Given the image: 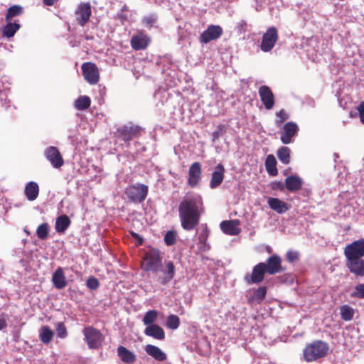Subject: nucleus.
<instances>
[{
  "instance_id": "f257e3e1",
  "label": "nucleus",
  "mask_w": 364,
  "mask_h": 364,
  "mask_svg": "<svg viewBox=\"0 0 364 364\" xmlns=\"http://www.w3.org/2000/svg\"><path fill=\"white\" fill-rule=\"evenodd\" d=\"M203 210V203L200 195L186 196L178 206L182 228L186 230H193L198 225Z\"/></svg>"
},
{
  "instance_id": "f03ea898",
  "label": "nucleus",
  "mask_w": 364,
  "mask_h": 364,
  "mask_svg": "<svg viewBox=\"0 0 364 364\" xmlns=\"http://www.w3.org/2000/svg\"><path fill=\"white\" fill-rule=\"evenodd\" d=\"M329 350L328 345L322 341H314L304 349V358L307 362L316 361L325 357Z\"/></svg>"
},
{
  "instance_id": "7ed1b4c3",
  "label": "nucleus",
  "mask_w": 364,
  "mask_h": 364,
  "mask_svg": "<svg viewBox=\"0 0 364 364\" xmlns=\"http://www.w3.org/2000/svg\"><path fill=\"white\" fill-rule=\"evenodd\" d=\"M161 267L162 257L160 251L154 248L146 251L142 258L141 269L157 274Z\"/></svg>"
},
{
  "instance_id": "20e7f679",
  "label": "nucleus",
  "mask_w": 364,
  "mask_h": 364,
  "mask_svg": "<svg viewBox=\"0 0 364 364\" xmlns=\"http://www.w3.org/2000/svg\"><path fill=\"white\" fill-rule=\"evenodd\" d=\"M148 193V186L144 184L136 183L127 187L125 194L132 203H139L143 202Z\"/></svg>"
},
{
  "instance_id": "39448f33",
  "label": "nucleus",
  "mask_w": 364,
  "mask_h": 364,
  "mask_svg": "<svg viewBox=\"0 0 364 364\" xmlns=\"http://www.w3.org/2000/svg\"><path fill=\"white\" fill-rule=\"evenodd\" d=\"M143 130L142 127L129 123L119 127L117 129V134L124 141H129L141 135Z\"/></svg>"
},
{
  "instance_id": "423d86ee",
  "label": "nucleus",
  "mask_w": 364,
  "mask_h": 364,
  "mask_svg": "<svg viewBox=\"0 0 364 364\" xmlns=\"http://www.w3.org/2000/svg\"><path fill=\"white\" fill-rule=\"evenodd\" d=\"M278 41L277 29L272 26L269 27L263 34L260 48L263 52H269L274 47Z\"/></svg>"
},
{
  "instance_id": "0eeeda50",
  "label": "nucleus",
  "mask_w": 364,
  "mask_h": 364,
  "mask_svg": "<svg viewBox=\"0 0 364 364\" xmlns=\"http://www.w3.org/2000/svg\"><path fill=\"white\" fill-rule=\"evenodd\" d=\"M280 129V139L284 144L292 143L299 132L298 125L293 122L286 123Z\"/></svg>"
},
{
  "instance_id": "6e6552de",
  "label": "nucleus",
  "mask_w": 364,
  "mask_h": 364,
  "mask_svg": "<svg viewBox=\"0 0 364 364\" xmlns=\"http://www.w3.org/2000/svg\"><path fill=\"white\" fill-rule=\"evenodd\" d=\"M83 332L85 340L90 349H97L100 347L103 336L100 331L93 327L88 326L85 328Z\"/></svg>"
},
{
  "instance_id": "1a4fd4ad",
  "label": "nucleus",
  "mask_w": 364,
  "mask_h": 364,
  "mask_svg": "<svg viewBox=\"0 0 364 364\" xmlns=\"http://www.w3.org/2000/svg\"><path fill=\"white\" fill-rule=\"evenodd\" d=\"M82 75L85 80L90 85H95L100 80L99 70L97 65L91 62L84 63L82 65Z\"/></svg>"
},
{
  "instance_id": "9d476101",
  "label": "nucleus",
  "mask_w": 364,
  "mask_h": 364,
  "mask_svg": "<svg viewBox=\"0 0 364 364\" xmlns=\"http://www.w3.org/2000/svg\"><path fill=\"white\" fill-rule=\"evenodd\" d=\"M346 257L362 258L364 257V238L353 241L346 246L344 249Z\"/></svg>"
},
{
  "instance_id": "9b49d317",
  "label": "nucleus",
  "mask_w": 364,
  "mask_h": 364,
  "mask_svg": "<svg viewBox=\"0 0 364 364\" xmlns=\"http://www.w3.org/2000/svg\"><path fill=\"white\" fill-rule=\"evenodd\" d=\"M202 178V168L199 162L193 163L188 170V184L194 188L199 185Z\"/></svg>"
},
{
  "instance_id": "f8f14e48",
  "label": "nucleus",
  "mask_w": 364,
  "mask_h": 364,
  "mask_svg": "<svg viewBox=\"0 0 364 364\" xmlns=\"http://www.w3.org/2000/svg\"><path fill=\"white\" fill-rule=\"evenodd\" d=\"M346 266L349 271L356 277L364 276V259L359 257H346Z\"/></svg>"
},
{
  "instance_id": "ddd939ff",
  "label": "nucleus",
  "mask_w": 364,
  "mask_h": 364,
  "mask_svg": "<svg viewBox=\"0 0 364 364\" xmlns=\"http://www.w3.org/2000/svg\"><path fill=\"white\" fill-rule=\"evenodd\" d=\"M159 272H161L162 275L159 277L160 284L163 285L167 284L174 277L176 268L172 261L164 262V265L161 267Z\"/></svg>"
},
{
  "instance_id": "4468645a",
  "label": "nucleus",
  "mask_w": 364,
  "mask_h": 364,
  "mask_svg": "<svg viewBox=\"0 0 364 364\" xmlns=\"http://www.w3.org/2000/svg\"><path fill=\"white\" fill-rule=\"evenodd\" d=\"M92 14L90 3H80L76 11V19L81 26H84L90 20Z\"/></svg>"
},
{
  "instance_id": "2eb2a0df",
  "label": "nucleus",
  "mask_w": 364,
  "mask_h": 364,
  "mask_svg": "<svg viewBox=\"0 0 364 364\" xmlns=\"http://www.w3.org/2000/svg\"><path fill=\"white\" fill-rule=\"evenodd\" d=\"M223 34V28L220 26L210 25L200 36V41L207 43L219 38Z\"/></svg>"
},
{
  "instance_id": "dca6fc26",
  "label": "nucleus",
  "mask_w": 364,
  "mask_h": 364,
  "mask_svg": "<svg viewBox=\"0 0 364 364\" xmlns=\"http://www.w3.org/2000/svg\"><path fill=\"white\" fill-rule=\"evenodd\" d=\"M267 270V273L273 275L284 271L282 267V259L278 255H273L269 257L266 262H263Z\"/></svg>"
},
{
  "instance_id": "f3484780",
  "label": "nucleus",
  "mask_w": 364,
  "mask_h": 364,
  "mask_svg": "<svg viewBox=\"0 0 364 364\" xmlns=\"http://www.w3.org/2000/svg\"><path fill=\"white\" fill-rule=\"evenodd\" d=\"M267 272L263 262L256 264L250 275L245 276V280L248 284H258L263 281L264 274Z\"/></svg>"
},
{
  "instance_id": "a211bd4d",
  "label": "nucleus",
  "mask_w": 364,
  "mask_h": 364,
  "mask_svg": "<svg viewBox=\"0 0 364 364\" xmlns=\"http://www.w3.org/2000/svg\"><path fill=\"white\" fill-rule=\"evenodd\" d=\"M44 154L54 168H59L63 165V159L56 147L52 146L48 147Z\"/></svg>"
},
{
  "instance_id": "6ab92c4d",
  "label": "nucleus",
  "mask_w": 364,
  "mask_h": 364,
  "mask_svg": "<svg viewBox=\"0 0 364 364\" xmlns=\"http://www.w3.org/2000/svg\"><path fill=\"white\" fill-rule=\"evenodd\" d=\"M259 95L262 102L267 109H271L274 105V96L271 89L266 85L259 88Z\"/></svg>"
},
{
  "instance_id": "aec40b11",
  "label": "nucleus",
  "mask_w": 364,
  "mask_h": 364,
  "mask_svg": "<svg viewBox=\"0 0 364 364\" xmlns=\"http://www.w3.org/2000/svg\"><path fill=\"white\" fill-rule=\"evenodd\" d=\"M150 43L149 37L142 32L134 35L130 41L132 48L135 50L145 49Z\"/></svg>"
},
{
  "instance_id": "412c9836",
  "label": "nucleus",
  "mask_w": 364,
  "mask_h": 364,
  "mask_svg": "<svg viewBox=\"0 0 364 364\" xmlns=\"http://www.w3.org/2000/svg\"><path fill=\"white\" fill-rule=\"evenodd\" d=\"M240 221L238 220H225L220 223V228L223 232L229 235H237L241 230L238 227Z\"/></svg>"
},
{
  "instance_id": "4be33fe9",
  "label": "nucleus",
  "mask_w": 364,
  "mask_h": 364,
  "mask_svg": "<svg viewBox=\"0 0 364 364\" xmlns=\"http://www.w3.org/2000/svg\"><path fill=\"white\" fill-rule=\"evenodd\" d=\"M145 352L159 362H163L167 359V355L160 348L151 344H147L144 347Z\"/></svg>"
},
{
  "instance_id": "5701e85b",
  "label": "nucleus",
  "mask_w": 364,
  "mask_h": 364,
  "mask_svg": "<svg viewBox=\"0 0 364 364\" xmlns=\"http://www.w3.org/2000/svg\"><path fill=\"white\" fill-rule=\"evenodd\" d=\"M225 168L222 164H218L213 172L210 181V187L214 189L218 187L224 178Z\"/></svg>"
},
{
  "instance_id": "b1692460",
  "label": "nucleus",
  "mask_w": 364,
  "mask_h": 364,
  "mask_svg": "<svg viewBox=\"0 0 364 364\" xmlns=\"http://www.w3.org/2000/svg\"><path fill=\"white\" fill-rule=\"evenodd\" d=\"M52 282L58 289H63L67 286V280L61 267H58L53 274Z\"/></svg>"
},
{
  "instance_id": "393cba45",
  "label": "nucleus",
  "mask_w": 364,
  "mask_h": 364,
  "mask_svg": "<svg viewBox=\"0 0 364 364\" xmlns=\"http://www.w3.org/2000/svg\"><path fill=\"white\" fill-rule=\"evenodd\" d=\"M267 203L271 209L279 214L284 213L289 210L288 204L277 198H269Z\"/></svg>"
},
{
  "instance_id": "a878e982",
  "label": "nucleus",
  "mask_w": 364,
  "mask_h": 364,
  "mask_svg": "<svg viewBox=\"0 0 364 364\" xmlns=\"http://www.w3.org/2000/svg\"><path fill=\"white\" fill-rule=\"evenodd\" d=\"M145 335L153 337L155 339L163 340L165 338L164 329L159 325H150L144 330Z\"/></svg>"
},
{
  "instance_id": "bb28decb",
  "label": "nucleus",
  "mask_w": 364,
  "mask_h": 364,
  "mask_svg": "<svg viewBox=\"0 0 364 364\" xmlns=\"http://www.w3.org/2000/svg\"><path fill=\"white\" fill-rule=\"evenodd\" d=\"M117 355L125 363L131 364L136 361V355L122 346L118 347Z\"/></svg>"
},
{
  "instance_id": "cd10ccee",
  "label": "nucleus",
  "mask_w": 364,
  "mask_h": 364,
  "mask_svg": "<svg viewBox=\"0 0 364 364\" xmlns=\"http://www.w3.org/2000/svg\"><path fill=\"white\" fill-rule=\"evenodd\" d=\"M24 194L28 200H36L39 194V187L37 183L33 181L28 183L25 187Z\"/></svg>"
},
{
  "instance_id": "c85d7f7f",
  "label": "nucleus",
  "mask_w": 364,
  "mask_h": 364,
  "mask_svg": "<svg viewBox=\"0 0 364 364\" xmlns=\"http://www.w3.org/2000/svg\"><path fill=\"white\" fill-rule=\"evenodd\" d=\"M70 220L65 215H62L57 218L55 221V231L58 233H63L70 225Z\"/></svg>"
},
{
  "instance_id": "c756f323",
  "label": "nucleus",
  "mask_w": 364,
  "mask_h": 364,
  "mask_svg": "<svg viewBox=\"0 0 364 364\" xmlns=\"http://www.w3.org/2000/svg\"><path fill=\"white\" fill-rule=\"evenodd\" d=\"M209 236V230L208 228L204 227L198 235V249L201 251H206L210 249L209 245L207 243V239Z\"/></svg>"
},
{
  "instance_id": "7c9ffc66",
  "label": "nucleus",
  "mask_w": 364,
  "mask_h": 364,
  "mask_svg": "<svg viewBox=\"0 0 364 364\" xmlns=\"http://www.w3.org/2000/svg\"><path fill=\"white\" fill-rule=\"evenodd\" d=\"M54 336V332L48 326H43L39 330V338L45 344L49 343Z\"/></svg>"
},
{
  "instance_id": "2f4dec72",
  "label": "nucleus",
  "mask_w": 364,
  "mask_h": 364,
  "mask_svg": "<svg viewBox=\"0 0 364 364\" xmlns=\"http://www.w3.org/2000/svg\"><path fill=\"white\" fill-rule=\"evenodd\" d=\"M286 187L290 191H298L301 188L302 181L296 176H291L286 178Z\"/></svg>"
},
{
  "instance_id": "473e14b6",
  "label": "nucleus",
  "mask_w": 364,
  "mask_h": 364,
  "mask_svg": "<svg viewBox=\"0 0 364 364\" xmlns=\"http://www.w3.org/2000/svg\"><path fill=\"white\" fill-rule=\"evenodd\" d=\"M265 166L267 172L272 176H276L278 173L277 168V161L275 157L270 154L268 155L265 160Z\"/></svg>"
},
{
  "instance_id": "72a5a7b5",
  "label": "nucleus",
  "mask_w": 364,
  "mask_h": 364,
  "mask_svg": "<svg viewBox=\"0 0 364 364\" xmlns=\"http://www.w3.org/2000/svg\"><path fill=\"white\" fill-rule=\"evenodd\" d=\"M20 28V24L14 23H8L3 28L2 33L4 37L11 38L14 36L16 31Z\"/></svg>"
},
{
  "instance_id": "f704fd0d",
  "label": "nucleus",
  "mask_w": 364,
  "mask_h": 364,
  "mask_svg": "<svg viewBox=\"0 0 364 364\" xmlns=\"http://www.w3.org/2000/svg\"><path fill=\"white\" fill-rule=\"evenodd\" d=\"M267 294V288L265 287H260L257 289L254 290L253 296L250 298L249 301H256L260 304L265 298Z\"/></svg>"
},
{
  "instance_id": "c9c22d12",
  "label": "nucleus",
  "mask_w": 364,
  "mask_h": 364,
  "mask_svg": "<svg viewBox=\"0 0 364 364\" xmlns=\"http://www.w3.org/2000/svg\"><path fill=\"white\" fill-rule=\"evenodd\" d=\"M91 100L87 96H80L75 102V106L78 110H85L90 106Z\"/></svg>"
},
{
  "instance_id": "e433bc0d",
  "label": "nucleus",
  "mask_w": 364,
  "mask_h": 364,
  "mask_svg": "<svg viewBox=\"0 0 364 364\" xmlns=\"http://www.w3.org/2000/svg\"><path fill=\"white\" fill-rule=\"evenodd\" d=\"M278 159L284 164L290 162V149L287 146H282L277 151Z\"/></svg>"
},
{
  "instance_id": "4c0bfd02",
  "label": "nucleus",
  "mask_w": 364,
  "mask_h": 364,
  "mask_svg": "<svg viewBox=\"0 0 364 364\" xmlns=\"http://www.w3.org/2000/svg\"><path fill=\"white\" fill-rule=\"evenodd\" d=\"M340 314L344 321H350L354 316V309L348 305H343L340 308Z\"/></svg>"
},
{
  "instance_id": "58836bf2",
  "label": "nucleus",
  "mask_w": 364,
  "mask_h": 364,
  "mask_svg": "<svg viewBox=\"0 0 364 364\" xmlns=\"http://www.w3.org/2000/svg\"><path fill=\"white\" fill-rule=\"evenodd\" d=\"M158 311L156 310H149L148 311L144 318H143V323L144 325L150 326V325H154V323L156 321L158 317Z\"/></svg>"
},
{
  "instance_id": "ea45409f",
  "label": "nucleus",
  "mask_w": 364,
  "mask_h": 364,
  "mask_svg": "<svg viewBox=\"0 0 364 364\" xmlns=\"http://www.w3.org/2000/svg\"><path fill=\"white\" fill-rule=\"evenodd\" d=\"M180 325V318L178 316L174 314L169 315L167 317L166 326L172 330H176L178 328Z\"/></svg>"
},
{
  "instance_id": "a19ab883",
  "label": "nucleus",
  "mask_w": 364,
  "mask_h": 364,
  "mask_svg": "<svg viewBox=\"0 0 364 364\" xmlns=\"http://www.w3.org/2000/svg\"><path fill=\"white\" fill-rule=\"evenodd\" d=\"M22 12V7L20 6L15 5L9 7L6 15V21H9L13 17L21 15Z\"/></svg>"
},
{
  "instance_id": "79ce46f5",
  "label": "nucleus",
  "mask_w": 364,
  "mask_h": 364,
  "mask_svg": "<svg viewBox=\"0 0 364 364\" xmlns=\"http://www.w3.org/2000/svg\"><path fill=\"white\" fill-rule=\"evenodd\" d=\"M49 232V227L47 223H42L40 225L37 230L36 234L39 239L46 240L48 238Z\"/></svg>"
},
{
  "instance_id": "37998d69",
  "label": "nucleus",
  "mask_w": 364,
  "mask_h": 364,
  "mask_svg": "<svg viewBox=\"0 0 364 364\" xmlns=\"http://www.w3.org/2000/svg\"><path fill=\"white\" fill-rule=\"evenodd\" d=\"M276 117L275 124L278 128H281L282 123L289 118L288 114L284 109L277 112Z\"/></svg>"
},
{
  "instance_id": "c03bdc74",
  "label": "nucleus",
  "mask_w": 364,
  "mask_h": 364,
  "mask_svg": "<svg viewBox=\"0 0 364 364\" xmlns=\"http://www.w3.org/2000/svg\"><path fill=\"white\" fill-rule=\"evenodd\" d=\"M176 232L174 231H168L164 237V242L166 245L171 246L176 243Z\"/></svg>"
},
{
  "instance_id": "a18cd8bd",
  "label": "nucleus",
  "mask_w": 364,
  "mask_h": 364,
  "mask_svg": "<svg viewBox=\"0 0 364 364\" xmlns=\"http://www.w3.org/2000/svg\"><path fill=\"white\" fill-rule=\"evenodd\" d=\"M57 335L60 338H65L68 336L66 327L63 322H58L55 324Z\"/></svg>"
},
{
  "instance_id": "49530a36",
  "label": "nucleus",
  "mask_w": 364,
  "mask_h": 364,
  "mask_svg": "<svg viewBox=\"0 0 364 364\" xmlns=\"http://www.w3.org/2000/svg\"><path fill=\"white\" fill-rule=\"evenodd\" d=\"M351 296L359 299H364V283L356 285Z\"/></svg>"
},
{
  "instance_id": "de8ad7c7",
  "label": "nucleus",
  "mask_w": 364,
  "mask_h": 364,
  "mask_svg": "<svg viewBox=\"0 0 364 364\" xmlns=\"http://www.w3.org/2000/svg\"><path fill=\"white\" fill-rule=\"evenodd\" d=\"M86 284L90 290H96L100 286V282L97 278L90 277L87 279Z\"/></svg>"
},
{
  "instance_id": "09e8293b",
  "label": "nucleus",
  "mask_w": 364,
  "mask_h": 364,
  "mask_svg": "<svg viewBox=\"0 0 364 364\" xmlns=\"http://www.w3.org/2000/svg\"><path fill=\"white\" fill-rule=\"evenodd\" d=\"M286 257L288 262L292 263L299 259V253L296 251L289 250L287 252Z\"/></svg>"
},
{
  "instance_id": "8fccbe9b",
  "label": "nucleus",
  "mask_w": 364,
  "mask_h": 364,
  "mask_svg": "<svg viewBox=\"0 0 364 364\" xmlns=\"http://www.w3.org/2000/svg\"><path fill=\"white\" fill-rule=\"evenodd\" d=\"M358 111L360 114V121L364 124V102H361L358 107Z\"/></svg>"
},
{
  "instance_id": "3c124183",
  "label": "nucleus",
  "mask_w": 364,
  "mask_h": 364,
  "mask_svg": "<svg viewBox=\"0 0 364 364\" xmlns=\"http://www.w3.org/2000/svg\"><path fill=\"white\" fill-rule=\"evenodd\" d=\"M155 19L151 16L145 17L143 18V23L147 26H151Z\"/></svg>"
},
{
  "instance_id": "603ef678",
  "label": "nucleus",
  "mask_w": 364,
  "mask_h": 364,
  "mask_svg": "<svg viewBox=\"0 0 364 364\" xmlns=\"http://www.w3.org/2000/svg\"><path fill=\"white\" fill-rule=\"evenodd\" d=\"M6 321L4 317L0 318V331L6 327Z\"/></svg>"
},
{
  "instance_id": "864d4df0",
  "label": "nucleus",
  "mask_w": 364,
  "mask_h": 364,
  "mask_svg": "<svg viewBox=\"0 0 364 364\" xmlns=\"http://www.w3.org/2000/svg\"><path fill=\"white\" fill-rule=\"evenodd\" d=\"M58 0H43L44 4L47 6H53Z\"/></svg>"
},
{
  "instance_id": "5fc2aeb1",
  "label": "nucleus",
  "mask_w": 364,
  "mask_h": 364,
  "mask_svg": "<svg viewBox=\"0 0 364 364\" xmlns=\"http://www.w3.org/2000/svg\"><path fill=\"white\" fill-rule=\"evenodd\" d=\"M213 139H215V138L218 137V133L215 132H213Z\"/></svg>"
}]
</instances>
